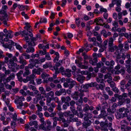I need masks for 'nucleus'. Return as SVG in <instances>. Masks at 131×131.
<instances>
[{
    "label": "nucleus",
    "instance_id": "obj_12",
    "mask_svg": "<svg viewBox=\"0 0 131 131\" xmlns=\"http://www.w3.org/2000/svg\"><path fill=\"white\" fill-rule=\"evenodd\" d=\"M29 125L31 126H34L36 128H38V122L36 121H30L29 123Z\"/></svg>",
    "mask_w": 131,
    "mask_h": 131
},
{
    "label": "nucleus",
    "instance_id": "obj_42",
    "mask_svg": "<svg viewBox=\"0 0 131 131\" xmlns=\"http://www.w3.org/2000/svg\"><path fill=\"white\" fill-rule=\"evenodd\" d=\"M69 105V103L68 102H65V104L63 105L62 109L63 110L67 109V107Z\"/></svg>",
    "mask_w": 131,
    "mask_h": 131
},
{
    "label": "nucleus",
    "instance_id": "obj_48",
    "mask_svg": "<svg viewBox=\"0 0 131 131\" xmlns=\"http://www.w3.org/2000/svg\"><path fill=\"white\" fill-rule=\"evenodd\" d=\"M89 87V85L88 84H82L81 86V88L82 89H87Z\"/></svg>",
    "mask_w": 131,
    "mask_h": 131
},
{
    "label": "nucleus",
    "instance_id": "obj_45",
    "mask_svg": "<svg viewBox=\"0 0 131 131\" xmlns=\"http://www.w3.org/2000/svg\"><path fill=\"white\" fill-rule=\"evenodd\" d=\"M45 60L46 59L45 58H42L41 59L39 58H38V60H37L36 62L37 63L40 62L42 63L45 61Z\"/></svg>",
    "mask_w": 131,
    "mask_h": 131
},
{
    "label": "nucleus",
    "instance_id": "obj_37",
    "mask_svg": "<svg viewBox=\"0 0 131 131\" xmlns=\"http://www.w3.org/2000/svg\"><path fill=\"white\" fill-rule=\"evenodd\" d=\"M114 39L112 38H110L108 41V46H110L114 45Z\"/></svg>",
    "mask_w": 131,
    "mask_h": 131
},
{
    "label": "nucleus",
    "instance_id": "obj_57",
    "mask_svg": "<svg viewBox=\"0 0 131 131\" xmlns=\"http://www.w3.org/2000/svg\"><path fill=\"white\" fill-rule=\"evenodd\" d=\"M47 19L46 18H41L40 19L39 23H46L47 22Z\"/></svg>",
    "mask_w": 131,
    "mask_h": 131
},
{
    "label": "nucleus",
    "instance_id": "obj_21",
    "mask_svg": "<svg viewBox=\"0 0 131 131\" xmlns=\"http://www.w3.org/2000/svg\"><path fill=\"white\" fill-rule=\"evenodd\" d=\"M30 28H28L27 27H24V29H25V30L28 31L29 32L28 35L30 37H32L33 36V34L31 32L32 31V30L30 29Z\"/></svg>",
    "mask_w": 131,
    "mask_h": 131
},
{
    "label": "nucleus",
    "instance_id": "obj_13",
    "mask_svg": "<svg viewBox=\"0 0 131 131\" xmlns=\"http://www.w3.org/2000/svg\"><path fill=\"white\" fill-rule=\"evenodd\" d=\"M118 47L116 45L108 46V49L111 52H114L115 50H117Z\"/></svg>",
    "mask_w": 131,
    "mask_h": 131
},
{
    "label": "nucleus",
    "instance_id": "obj_20",
    "mask_svg": "<svg viewBox=\"0 0 131 131\" xmlns=\"http://www.w3.org/2000/svg\"><path fill=\"white\" fill-rule=\"evenodd\" d=\"M120 124L121 125V128L125 127L126 125H128V123L126 120H123L121 121Z\"/></svg>",
    "mask_w": 131,
    "mask_h": 131
},
{
    "label": "nucleus",
    "instance_id": "obj_24",
    "mask_svg": "<svg viewBox=\"0 0 131 131\" xmlns=\"http://www.w3.org/2000/svg\"><path fill=\"white\" fill-rule=\"evenodd\" d=\"M37 63L36 62L34 63H30L28 64V66H26L28 68V69L29 70V69H32L35 66H36V64Z\"/></svg>",
    "mask_w": 131,
    "mask_h": 131
},
{
    "label": "nucleus",
    "instance_id": "obj_44",
    "mask_svg": "<svg viewBox=\"0 0 131 131\" xmlns=\"http://www.w3.org/2000/svg\"><path fill=\"white\" fill-rule=\"evenodd\" d=\"M37 117L36 115L35 114H32L31 116H29V118L30 120H34L36 119Z\"/></svg>",
    "mask_w": 131,
    "mask_h": 131
},
{
    "label": "nucleus",
    "instance_id": "obj_56",
    "mask_svg": "<svg viewBox=\"0 0 131 131\" xmlns=\"http://www.w3.org/2000/svg\"><path fill=\"white\" fill-rule=\"evenodd\" d=\"M124 48L125 49L128 50L129 49V44L128 42H125L124 45Z\"/></svg>",
    "mask_w": 131,
    "mask_h": 131
},
{
    "label": "nucleus",
    "instance_id": "obj_7",
    "mask_svg": "<svg viewBox=\"0 0 131 131\" xmlns=\"http://www.w3.org/2000/svg\"><path fill=\"white\" fill-rule=\"evenodd\" d=\"M92 123L90 120H84V122L82 124L83 127L87 129L88 126H90Z\"/></svg>",
    "mask_w": 131,
    "mask_h": 131
},
{
    "label": "nucleus",
    "instance_id": "obj_60",
    "mask_svg": "<svg viewBox=\"0 0 131 131\" xmlns=\"http://www.w3.org/2000/svg\"><path fill=\"white\" fill-rule=\"evenodd\" d=\"M39 91L41 92V93L42 94L45 93V90L44 88L43 87H40L39 88Z\"/></svg>",
    "mask_w": 131,
    "mask_h": 131
},
{
    "label": "nucleus",
    "instance_id": "obj_35",
    "mask_svg": "<svg viewBox=\"0 0 131 131\" xmlns=\"http://www.w3.org/2000/svg\"><path fill=\"white\" fill-rule=\"evenodd\" d=\"M108 79L110 80H112V78L111 76V74L110 73H107L105 75L104 79Z\"/></svg>",
    "mask_w": 131,
    "mask_h": 131
},
{
    "label": "nucleus",
    "instance_id": "obj_29",
    "mask_svg": "<svg viewBox=\"0 0 131 131\" xmlns=\"http://www.w3.org/2000/svg\"><path fill=\"white\" fill-rule=\"evenodd\" d=\"M116 50V51L115 53V54L116 55L115 57L116 59H119L121 58L120 52L118 49Z\"/></svg>",
    "mask_w": 131,
    "mask_h": 131
},
{
    "label": "nucleus",
    "instance_id": "obj_10",
    "mask_svg": "<svg viewBox=\"0 0 131 131\" xmlns=\"http://www.w3.org/2000/svg\"><path fill=\"white\" fill-rule=\"evenodd\" d=\"M71 70L69 69H66L65 70V72L62 73V75H65L68 77H70L71 76Z\"/></svg>",
    "mask_w": 131,
    "mask_h": 131
},
{
    "label": "nucleus",
    "instance_id": "obj_61",
    "mask_svg": "<svg viewBox=\"0 0 131 131\" xmlns=\"http://www.w3.org/2000/svg\"><path fill=\"white\" fill-rule=\"evenodd\" d=\"M53 69L55 70L56 73H59V71L58 67L55 66L53 67Z\"/></svg>",
    "mask_w": 131,
    "mask_h": 131
},
{
    "label": "nucleus",
    "instance_id": "obj_30",
    "mask_svg": "<svg viewBox=\"0 0 131 131\" xmlns=\"http://www.w3.org/2000/svg\"><path fill=\"white\" fill-rule=\"evenodd\" d=\"M28 31L26 30H24L23 31H20V33L22 36H25L28 35Z\"/></svg>",
    "mask_w": 131,
    "mask_h": 131
},
{
    "label": "nucleus",
    "instance_id": "obj_53",
    "mask_svg": "<svg viewBox=\"0 0 131 131\" xmlns=\"http://www.w3.org/2000/svg\"><path fill=\"white\" fill-rule=\"evenodd\" d=\"M79 96L80 98H83L82 97L84 96V92L83 91H80V92H78Z\"/></svg>",
    "mask_w": 131,
    "mask_h": 131
},
{
    "label": "nucleus",
    "instance_id": "obj_14",
    "mask_svg": "<svg viewBox=\"0 0 131 131\" xmlns=\"http://www.w3.org/2000/svg\"><path fill=\"white\" fill-rule=\"evenodd\" d=\"M84 115L85 116L84 118V120H89V118H90L92 117V114L88 113L86 112Z\"/></svg>",
    "mask_w": 131,
    "mask_h": 131
},
{
    "label": "nucleus",
    "instance_id": "obj_34",
    "mask_svg": "<svg viewBox=\"0 0 131 131\" xmlns=\"http://www.w3.org/2000/svg\"><path fill=\"white\" fill-rule=\"evenodd\" d=\"M57 120L58 121H62V122L65 123L66 122V120L63 118V117H59V118L56 117Z\"/></svg>",
    "mask_w": 131,
    "mask_h": 131
},
{
    "label": "nucleus",
    "instance_id": "obj_59",
    "mask_svg": "<svg viewBox=\"0 0 131 131\" xmlns=\"http://www.w3.org/2000/svg\"><path fill=\"white\" fill-rule=\"evenodd\" d=\"M45 58V59H47L48 60H51V58L49 54H46Z\"/></svg>",
    "mask_w": 131,
    "mask_h": 131
},
{
    "label": "nucleus",
    "instance_id": "obj_55",
    "mask_svg": "<svg viewBox=\"0 0 131 131\" xmlns=\"http://www.w3.org/2000/svg\"><path fill=\"white\" fill-rule=\"evenodd\" d=\"M36 106L37 107V111L38 112H39L42 111V108L39 104H38Z\"/></svg>",
    "mask_w": 131,
    "mask_h": 131
},
{
    "label": "nucleus",
    "instance_id": "obj_15",
    "mask_svg": "<svg viewBox=\"0 0 131 131\" xmlns=\"http://www.w3.org/2000/svg\"><path fill=\"white\" fill-rule=\"evenodd\" d=\"M107 115V113L104 110L101 111V114L99 115V118H103L104 119H105V117Z\"/></svg>",
    "mask_w": 131,
    "mask_h": 131
},
{
    "label": "nucleus",
    "instance_id": "obj_11",
    "mask_svg": "<svg viewBox=\"0 0 131 131\" xmlns=\"http://www.w3.org/2000/svg\"><path fill=\"white\" fill-rule=\"evenodd\" d=\"M17 64L15 63L12 60H9V63L8 64V67L9 69H11L13 67L16 66Z\"/></svg>",
    "mask_w": 131,
    "mask_h": 131
},
{
    "label": "nucleus",
    "instance_id": "obj_62",
    "mask_svg": "<svg viewBox=\"0 0 131 131\" xmlns=\"http://www.w3.org/2000/svg\"><path fill=\"white\" fill-rule=\"evenodd\" d=\"M47 94L49 97L50 96L51 97H53L54 95V92L52 91H51L47 93Z\"/></svg>",
    "mask_w": 131,
    "mask_h": 131
},
{
    "label": "nucleus",
    "instance_id": "obj_26",
    "mask_svg": "<svg viewBox=\"0 0 131 131\" xmlns=\"http://www.w3.org/2000/svg\"><path fill=\"white\" fill-rule=\"evenodd\" d=\"M121 130L122 131H130L131 130V127L127 126L125 127H123L121 128Z\"/></svg>",
    "mask_w": 131,
    "mask_h": 131
},
{
    "label": "nucleus",
    "instance_id": "obj_17",
    "mask_svg": "<svg viewBox=\"0 0 131 131\" xmlns=\"http://www.w3.org/2000/svg\"><path fill=\"white\" fill-rule=\"evenodd\" d=\"M85 79V77L83 75L79 76L77 78V81L81 83H83Z\"/></svg>",
    "mask_w": 131,
    "mask_h": 131
},
{
    "label": "nucleus",
    "instance_id": "obj_19",
    "mask_svg": "<svg viewBox=\"0 0 131 131\" xmlns=\"http://www.w3.org/2000/svg\"><path fill=\"white\" fill-rule=\"evenodd\" d=\"M40 120L41 123L40 126L41 127H42V129H43V128H45L44 126L46 125V122L45 121V119L43 118H40Z\"/></svg>",
    "mask_w": 131,
    "mask_h": 131
},
{
    "label": "nucleus",
    "instance_id": "obj_49",
    "mask_svg": "<svg viewBox=\"0 0 131 131\" xmlns=\"http://www.w3.org/2000/svg\"><path fill=\"white\" fill-rule=\"evenodd\" d=\"M56 118V117H55L53 119L54 121L53 123V125L52 126L53 127V128H54L55 127H56L57 124V119Z\"/></svg>",
    "mask_w": 131,
    "mask_h": 131
},
{
    "label": "nucleus",
    "instance_id": "obj_32",
    "mask_svg": "<svg viewBox=\"0 0 131 131\" xmlns=\"http://www.w3.org/2000/svg\"><path fill=\"white\" fill-rule=\"evenodd\" d=\"M78 66L81 69H87L88 67L87 66H85L84 65H82V63L80 62V63H79L78 65Z\"/></svg>",
    "mask_w": 131,
    "mask_h": 131
},
{
    "label": "nucleus",
    "instance_id": "obj_9",
    "mask_svg": "<svg viewBox=\"0 0 131 131\" xmlns=\"http://www.w3.org/2000/svg\"><path fill=\"white\" fill-rule=\"evenodd\" d=\"M19 61H18V62L24 65H26L27 63L26 61L24 59V58L21 55V56H19Z\"/></svg>",
    "mask_w": 131,
    "mask_h": 131
},
{
    "label": "nucleus",
    "instance_id": "obj_39",
    "mask_svg": "<svg viewBox=\"0 0 131 131\" xmlns=\"http://www.w3.org/2000/svg\"><path fill=\"white\" fill-rule=\"evenodd\" d=\"M49 75L47 74L46 73L44 72L41 74V78L43 79H45L47 77H48Z\"/></svg>",
    "mask_w": 131,
    "mask_h": 131
},
{
    "label": "nucleus",
    "instance_id": "obj_63",
    "mask_svg": "<svg viewBox=\"0 0 131 131\" xmlns=\"http://www.w3.org/2000/svg\"><path fill=\"white\" fill-rule=\"evenodd\" d=\"M76 24L77 26L79 27L80 24V20L79 18H77L75 20Z\"/></svg>",
    "mask_w": 131,
    "mask_h": 131
},
{
    "label": "nucleus",
    "instance_id": "obj_27",
    "mask_svg": "<svg viewBox=\"0 0 131 131\" xmlns=\"http://www.w3.org/2000/svg\"><path fill=\"white\" fill-rule=\"evenodd\" d=\"M13 32L12 31L10 30H9L8 32L6 35V37H8L10 38H11L13 37Z\"/></svg>",
    "mask_w": 131,
    "mask_h": 131
},
{
    "label": "nucleus",
    "instance_id": "obj_43",
    "mask_svg": "<svg viewBox=\"0 0 131 131\" xmlns=\"http://www.w3.org/2000/svg\"><path fill=\"white\" fill-rule=\"evenodd\" d=\"M89 110V106L87 104H86L85 105V106L83 108V110L84 111L86 112Z\"/></svg>",
    "mask_w": 131,
    "mask_h": 131
},
{
    "label": "nucleus",
    "instance_id": "obj_40",
    "mask_svg": "<svg viewBox=\"0 0 131 131\" xmlns=\"http://www.w3.org/2000/svg\"><path fill=\"white\" fill-rule=\"evenodd\" d=\"M44 70L39 68L38 69H36V74L38 75H40L41 74V72H42Z\"/></svg>",
    "mask_w": 131,
    "mask_h": 131
},
{
    "label": "nucleus",
    "instance_id": "obj_31",
    "mask_svg": "<svg viewBox=\"0 0 131 131\" xmlns=\"http://www.w3.org/2000/svg\"><path fill=\"white\" fill-rule=\"evenodd\" d=\"M113 25L114 26L112 28V30H114L115 29L118 27V23L116 21H114L113 24Z\"/></svg>",
    "mask_w": 131,
    "mask_h": 131
},
{
    "label": "nucleus",
    "instance_id": "obj_3",
    "mask_svg": "<svg viewBox=\"0 0 131 131\" xmlns=\"http://www.w3.org/2000/svg\"><path fill=\"white\" fill-rule=\"evenodd\" d=\"M103 74H99V88L102 90L104 89V87L105 86V84L103 82V79L102 78L103 77Z\"/></svg>",
    "mask_w": 131,
    "mask_h": 131
},
{
    "label": "nucleus",
    "instance_id": "obj_22",
    "mask_svg": "<svg viewBox=\"0 0 131 131\" xmlns=\"http://www.w3.org/2000/svg\"><path fill=\"white\" fill-rule=\"evenodd\" d=\"M27 67H25V72L23 74V76L24 77L28 75L30 73V72L29 70L28 69V68Z\"/></svg>",
    "mask_w": 131,
    "mask_h": 131
},
{
    "label": "nucleus",
    "instance_id": "obj_5",
    "mask_svg": "<svg viewBox=\"0 0 131 131\" xmlns=\"http://www.w3.org/2000/svg\"><path fill=\"white\" fill-rule=\"evenodd\" d=\"M35 77L34 74H32L29 76H27L26 78L28 81H30L29 84H33L34 83V81L33 79H34Z\"/></svg>",
    "mask_w": 131,
    "mask_h": 131
},
{
    "label": "nucleus",
    "instance_id": "obj_50",
    "mask_svg": "<svg viewBox=\"0 0 131 131\" xmlns=\"http://www.w3.org/2000/svg\"><path fill=\"white\" fill-rule=\"evenodd\" d=\"M84 50L85 51V47L83 46L82 47V48L79 49V51L77 52V53L78 54H79L80 52H83Z\"/></svg>",
    "mask_w": 131,
    "mask_h": 131
},
{
    "label": "nucleus",
    "instance_id": "obj_46",
    "mask_svg": "<svg viewBox=\"0 0 131 131\" xmlns=\"http://www.w3.org/2000/svg\"><path fill=\"white\" fill-rule=\"evenodd\" d=\"M52 99L55 102L58 103H60V102L59 100V98L57 97H53L52 98Z\"/></svg>",
    "mask_w": 131,
    "mask_h": 131
},
{
    "label": "nucleus",
    "instance_id": "obj_52",
    "mask_svg": "<svg viewBox=\"0 0 131 131\" xmlns=\"http://www.w3.org/2000/svg\"><path fill=\"white\" fill-rule=\"evenodd\" d=\"M115 116L117 119H119L122 118L121 114L118 112H117L115 114Z\"/></svg>",
    "mask_w": 131,
    "mask_h": 131
},
{
    "label": "nucleus",
    "instance_id": "obj_36",
    "mask_svg": "<svg viewBox=\"0 0 131 131\" xmlns=\"http://www.w3.org/2000/svg\"><path fill=\"white\" fill-rule=\"evenodd\" d=\"M69 84V89H71L73 86L76 84V82L73 81L72 82Z\"/></svg>",
    "mask_w": 131,
    "mask_h": 131
},
{
    "label": "nucleus",
    "instance_id": "obj_54",
    "mask_svg": "<svg viewBox=\"0 0 131 131\" xmlns=\"http://www.w3.org/2000/svg\"><path fill=\"white\" fill-rule=\"evenodd\" d=\"M14 101L15 103L17 104H19L21 102V103H22V101L20 99L19 100L18 99L17 96H16V98L15 100Z\"/></svg>",
    "mask_w": 131,
    "mask_h": 131
},
{
    "label": "nucleus",
    "instance_id": "obj_51",
    "mask_svg": "<svg viewBox=\"0 0 131 131\" xmlns=\"http://www.w3.org/2000/svg\"><path fill=\"white\" fill-rule=\"evenodd\" d=\"M39 53L41 54V55L46 54L47 52L46 49H44L43 50V51L40 50L39 51Z\"/></svg>",
    "mask_w": 131,
    "mask_h": 131
},
{
    "label": "nucleus",
    "instance_id": "obj_28",
    "mask_svg": "<svg viewBox=\"0 0 131 131\" xmlns=\"http://www.w3.org/2000/svg\"><path fill=\"white\" fill-rule=\"evenodd\" d=\"M79 96L78 92H75L73 95V98L74 100H77L78 99Z\"/></svg>",
    "mask_w": 131,
    "mask_h": 131
},
{
    "label": "nucleus",
    "instance_id": "obj_4",
    "mask_svg": "<svg viewBox=\"0 0 131 131\" xmlns=\"http://www.w3.org/2000/svg\"><path fill=\"white\" fill-rule=\"evenodd\" d=\"M99 41L100 42V44L99 43V47L100 48L99 49V52H103L104 50L106 49V47L103 45H101V43L102 41L100 37L99 36Z\"/></svg>",
    "mask_w": 131,
    "mask_h": 131
},
{
    "label": "nucleus",
    "instance_id": "obj_6",
    "mask_svg": "<svg viewBox=\"0 0 131 131\" xmlns=\"http://www.w3.org/2000/svg\"><path fill=\"white\" fill-rule=\"evenodd\" d=\"M42 95L41 94H38L35 96V97L34 99V103L37 104L38 103L39 101L42 100Z\"/></svg>",
    "mask_w": 131,
    "mask_h": 131
},
{
    "label": "nucleus",
    "instance_id": "obj_41",
    "mask_svg": "<svg viewBox=\"0 0 131 131\" xmlns=\"http://www.w3.org/2000/svg\"><path fill=\"white\" fill-rule=\"evenodd\" d=\"M126 68L127 69L126 71L128 73H131V66L129 65H126Z\"/></svg>",
    "mask_w": 131,
    "mask_h": 131
},
{
    "label": "nucleus",
    "instance_id": "obj_47",
    "mask_svg": "<svg viewBox=\"0 0 131 131\" xmlns=\"http://www.w3.org/2000/svg\"><path fill=\"white\" fill-rule=\"evenodd\" d=\"M15 77V75L14 73H12L10 74V75L8 77V78L10 79V80H13Z\"/></svg>",
    "mask_w": 131,
    "mask_h": 131
},
{
    "label": "nucleus",
    "instance_id": "obj_58",
    "mask_svg": "<svg viewBox=\"0 0 131 131\" xmlns=\"http://www.w3.org/2000/svg\"><path fill=\"white\" fill-rule=\"evenodd\" d=\"M107 12L106 9L103 7H101L100 9V13H102L103 12Z\"/></svg>",
    "mask_w": 131,
    "mask_h": 131
},
{
    "label": "nucleus",
    "instance_id": "obj_23",
    "mask_svg": "<svg viewBox=\"0 0 131 131\" xmlns=\"http://www.w3.org/2000/svg\"><path fill=\"white\" fill-rule=\"evenodd\" d=\"M89 87H92L95 86L97 89L98 90V88L97 87L98 86V84L96 82H92L88 84Z\"/></svg>",
    "mask_w": 131,
    "mask_h": 131
},
{
    "label": "nucleus",
    "instance_id": "obj_1",
    "mask_svg": "<svg viewBox=\"0 0 131 131\" xmlns=\"http://www.w3.org/2000/svg\"><path fill=\"white\" fill-rule=\"evenodd\" d=\"M93 60H90L89 62L90 64L93 65H96V67H95L94 71L95 73H97L98 71V64L97 63L98 61L97 57H98V54L96 53H94L93 54Z\"/></svg>",
    "mask_w": 131,
    "mask_h": 131
},
{
    "label": "nucleus",
    "instance_id": "obj_2",
    "mask_svg": "<svg viewBox=\"0 0 131 131\" xmlns=\"http://www.w3.org/2000/svg\"><path fill=\"white\" fill-rule=\"evenodd\" d=\"M0 13L3 15L2 16V20L3 21V23L7 27L9 26V25L7 24V21L8 20V15L6 13V11L3 10H1L0 11Z\"/></svg>",
    "mask_w": 131,
    "mask_h": 131
},
{
    "label": "nucleus",
    "instance_id": "obj_18",
    "mask_svg": "<svg viewBox=\"0 0 131 131\" xmlns=\"http://www.w3.org/2000/svg\"><path fill=\"white\" fill-rule=\"evenodd\" d=\"M61 100L62 102H69L71 100V98L69 96H67L66 98L63 96L61 98Z\"/></svg>",
    "mask_w": 131,
    "mask_h": 131
},
{
    "label": "nucleus",
    "instance_id": "obj_25",
    "mask_svg": "<svg viewBox=\"0 0 131 131\" xmlns=\"http://www.w3.org/2000/svg\"><path fill=\"white\" fill-rule=\"evenodd\" d=\"M116 109L115 108L112 107L111 108H108L107 109V111L108 113H114L116 111Z\"/></svg>",
    "mask_w": 131,
    "mask_h": 131
},
{
    "label": "nucleus",
    "instance_id": "obj_16",
    "mask_svg": "<svg viewBox=\"0 0 131 131\" xmlns=\"http://www.w3.org/2000/svg\"><path fill=\"white\" fill-rule=\"evenodd\" d=\"M28 48L27 49L26 52L27 53H29L30 52L33 53L35 51V49L34 48L31 46H30L28 45Z\"/></svg>",
    "mask_w": 131,
    "mask_h": 131
},
{
    "label": "nucleus",
    "instance_id": "obj_64",
    "mask_svg": "<svg viewBox=\"0 0 131 131\" xmlns=\"http://www.w3.org/2000/svg\"><path fill=\"white\" fill-rule=\"evenodd\" d=\"M21 14L22 15L24 16L25 17V18L27 19H28L29 18V17L27 15V14H26L24 12H23L21 13Z\"/></svg>",
    "mask_w": 131,
    "mask_h": 131
},
{
    "label": "nucleus",
    "instance_id": "obj_33",
    "mask_svg": "<svg viewBox=\"0 0 131 131\" xmlns=\"http://www.w3.org/2000/svg\"><path fill=\"white\" fill-rule=\"evenodd\" d=\"M21 55L22 56L25 57V58L26 59H28L30 58V55L27 54L26 52L23 53Z\"/></svg>",
    "mask_w": 131,
    "mask_h": 131
},
{
    "label": "nucleus",
    "instance_id": "obj_38",
    "mask_svg": "<svg viewBox=\"0 0 131 131\" xmlns=\"http://www.w3.org/2000/svg\"><path fill=\"white\" fill-rule=\"evenodd\" d=\"M3 83L5 84H6L9 82L10 80L8 77L6 78H4L2 80Z\"/></svg>",
    "mask_w": 131,
    "mask_h": 131
},
{
    "label": "nucleus",
    "instance_id": "obj_8",
    "mask_svg": "<svg viewBox=\"0 0 131 131\" xmlns=\"http://www.w3.org/2000/svg\"><path fill=\"white\" fill-rule=\"evenodd\" d=\"M84 46L85 47V51L87 52L91 49L93 46L90 44H88L87 42L84 44Z\"/></svg>",
    "mask_w": 131,
    "mask_h": 131
}]
</instances>
